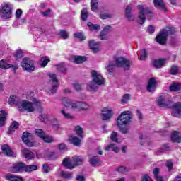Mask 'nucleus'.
I'll list each match as a JSON object with an SVG mask.
<instances>
[{"instance_id":"nucleus-1","label":"nucleus","mask_w":181,"mask_h":181,"mask_svg":"<svg viewBox=\"0 0 181 181\" xmlns=\"http://www.w3.org/2000/svg\"><path fill=\"white\" fill-rule=\"evenodd\" d=\"M130 111H124L117 118V127L120 129L122 134H128L129 132V122H131Z\"/></svg>"},{"instance_id":"nucleus-2","label":"nucleus","mask_w":181,"mask_h":181,"mask_svg":"<svg viewBox=\"0 0 181 181\" xmlns=\"http://www.w3.org/2000/svg\"><path fill=\"white\" fill-rule=\"evenodd\" d=\"M137 8L139 10L137 21L140 25H144V23H145V21H146L145 16H146V15H148V16H153V13H152V11H151L149 8L144 7L142 5H139Z\"/></svg>"},{"instance_id":"nucleus-3","label":"nucleus","mask_w":181,"mask_h":181,"mask_svg":"<svg viewBox=\"0 0 181 181\" xmlns=\"http://www.w3.org/2000/svg\"><path fill=\"white\" fill-rule=\"evenodd\" d=\"M12 9L13 6L11 3H4L0 6V16L2 19H11L12 18Z\"/></svg>"},{"instance_id":"nucleus-4","label":"nucleus","mask_w":181,"mask_h":181,"mask_svg":"<svg viewBox=\"0 0 181 181\" xmlns=\"http://www.w3.org/2000/svg\"><path fill=\"white\" fill-rule=\"evenodd\" d=\"M73 162L74 164H73L71 162H70V159L65 158L63 160V165L66 168V169H74V168L77 165H83V162H84V160L83 159V157L74 156L73 158Z\"/></svg>"},{"instance_id":"nucleus-5","label":"nucleus","mask_w":181,"mask_h":181,"mask_svg":"<svg viewBox=\"0 0 181 181\" xmlns=\"http://www.w3.org/2000/svg\"><path fill=\"white\" fill-rule=\"evenodd\" d=\"M49 78L48 85L49 86V93L50 94H56L60 84L59 79H57V76L54 74H49Z\"/></svg>"},{"instance_id":"nucleus-6","label":"nucleus","mask_w":181,"mask_h":181,"mask_svg":"<svg viewBox=\"0 0 181 181\" xmlns=\"http://www.w3.org/2000/svg\"><path fill=\"white\" fill-rule=\"evenodd\" d=\"M175 32H176V30L173 28L161 30L156 37V42L159 43V45H165L166 43V37H168V35H173Z\"/></svg>"},{"instance_id":"nucleus-7","label":"nucleus","mask_w":181,"mask_h":181,"mask_svg":"<svg viewBox=\"0 0 181 181\" xmlns=\"http://www.w3.org/2000/svg\"><path fill=\"white\" fill-rule=\"evenodd\" d=\"M21 66L23 69L28 71L29 73L35 71V64L33 63V61L30 59V58L25 57L23 59L21 62Z\"/></svg>"},{"instance_id":"nucleus-8","label":"nucleus","mask_w":181,"mask_h":181,"mask_svg":"<svg viewBox=\"0 0 181 181\" xmlns=\"http://www.w3.org/2000/svg\"><path fill=\"white\" fill-rule=\"evenodd\" d=\"M18 110L20 111H28V112H33L35 111V106L33 103L28 100H22L18 104Z\"/></svg>"},{"instance_id":"nucleus-9","label":"nucleus","mask_w":181,"mask_h":181,"mask_svg":"<svg viewBox=\"0 0 181 181\" xmlns=\"http://www.w3.org/2000/svg\"><path fill=\"white\" fill-rule=\"evenodd\" d=\"M90 76L93 83H95V84H98V86H104V83H105V79L104 78V77H103V75H101L100 72L95 70H93L90 72Z\"/></svg>"},{"instance_id":"nucleus-10","label":"nucleus","mask_w":181,"mask_h":181,"mask_svg":"<svg viewBox=\"0 0 181 181\" xmlns=\"http://www.w3.org/2000/svg\"><path fill=\"white\" fill-rule=\"evenodd\" d=\"M116 66L122 67L124 70H129L131 62L124 57H118L115 59Z\"/></svg>"},{"instance_id":"nucleus-11","label":"nucleus","mask_w":181,"mask_h":181,"mask_svg":"<svg viewBox=\"0 0 181 181\" xmlns=\"http://www.w3.org/2000/svg\"><path fill=\"white\" fill-rule=\"evenodd\" d=\"M171 115L173 117H176L177 118H179V117H181V103L180 102H177L173 105Z\"/></svg>"},{"instance_id":"nucleus-12","label":"nucleus","mask_w":181,"mask_h":181,"mask_svg":"<svg viewBox=\"0 0 181 181\" xmlns=\"http://www.w3.org/2000/svg\"><path fill=\"white\" fill-rule=\"evenodd\" d=\"M74 110H79L80 111H88L91 106L85 102H76L74 105Z\"/></svg>"},{"instance_id":"nucleus-13","label":"nucleus","mask_w":181,"mask_h":181,"mask_svg":"<svg viewBox=\"0 0 181 181\" xmlns=\"http://www.w3.org/2000/svg\"><path fill=\"white\" fill-rule=\"evenodd\" d=\"M23 142L27 146H33V142H32V134L29 132H23L22 136Z\"/></svg>"},{"instance_id":"nucleus-14","label":"nucleus","mask_w":181,"mask_h":181,"mask_svg":"<svg viewBox=\"0 0 181 181\" xmlns=\"http://www.w3.org/2000/svg\"><path fill=\"white\" fill-rule=\"evenodd\" d=\"M112 109L105 107L102 110V118L103 121H108L110 118H112Z\"/></svg>"},{"instance_id":"nucleus-15","label":"nucleus","mask_w":181,"mask_h":181,"mask_svg":"<svg viewBox=\"0 0 181 181\" xmlns=\"http://www.w3.org/2000/svg\"><path fill=\"white\" fill-rule=\"evenodd\" d=\"M25 170V163H16L13 165L11 168V172L13 173H19Z\"/></svg>"},{"instance_id":"nucleus-16","label":"nucleus","mask_w":181,"mask_h":181,"mask_svg":"<svg viewBox=\"0 0 181 181\" xmlns=\"http://www.w3.org/2000/svg\"><path fill=\"white\" fill-rule=\"evenodd\" d=\"M132 6L128 5L125 9V16L129 22L135 21V15L132 14Z\"/></svg>"},{"instance_id":"nucleus-17","label":"nucleus","mask_w":181,"mask_h":181,"mask_svg":"<svg viewBox=\"0 0 181 181\" xmlns=\"http://www.w3.org/2000/svg\"><path fill=\"white\" fill-rule=\"evenodd\" d=\"M155 8L157 9H161L163 12H168V8L165 6L163 0H153Z\"/></svg>"},{"instance_id":"nucleus-18","label":"nucleus","mask_w":181,"mask_h":181,"mask_svg":"<svg viewBox=\"0 0 181 181\" xmlns=\"http://www.w3.org/2000/svg\"><path fill=\"white\" fill-rule=\"evenodd\" d=\"M157 103L159 107H168V105H170V101L169 99L163 95L158 98Z\"/></svg>"},{"instance_id":"nucleus-19","label":"nucleus","mask_w":181,"mask_h":181,"mask_svg":"<svg viewBox=\"0 0 181 181\" xmlns=\"http://www.w3.org/2000/svg\"><path fill=\"white\" fill-rule=\"evenodd\" d=\"M156 88V81L154 78H151L149 79L147 85V90L149 93H153Z\"/></svg>"},{"instance_id":"nucleus-20","label":"nucleus","mask_w":181,"mask_h":181,"mask_svg":"<svg viewBox=\"0 0 181 181\" xmlns=\"http://www.w3.org/2000/svg\"><path fill=\"white\" fill-rule=\"evenodd\" d=\"M105 151L107 152H110V151H112L115 153H118L119 151H121V148L117 146L115 144H110L105 146Z\"/></svg>"},{"instance_id":"nucleus-21","label":"nucleus","mask_w":181,"mask_h":181,"mask_svg":"<svg viewBox=\"0 0 181 181\" xmlns=\"http://www.w3.org/2000/svg\"><path fill=\"white\" fill-rule=\"evenodd\" d=\"M62 104L66 107V108H72V110H74V105H76V102L73 103V100L71 99H69L67 98H64L62 99Z\"/></svg>"},{"instance_id":"nucleus-22","label":"nucleus","mask_w":181,"mask_h":181,"mask_svg":"<svg viewBox=\"0 0 181 181\" xmlns=\"http://www.w3.org/2000/svg\"><path fill=\"white\" fill-rule=\"evenodd\" d=\"M89 47L93 53H97L100 49V45L98 42H96L95 40H91L89 41Z\"/></svg>"},{"instance_id":"nucleus-23","label":"nucleus","mask_w":181,"mask_h":181,"mask_svg":"<svg viewBox=\"0 0 181 181\" xmlns=\"http://www.w3.org/2000/svg\"><path fill=\"white\" fill-rule=\"evenodd\" d=\"M2 152L6 156H13V151L9 147L8 144H4L1 146Z\"/></svg>"},{"instance_id":"nucleus-24","label":"nucleus","mask_w":181,"mask_h":181,"mask_svg":"<svg viewBox=\"0 0 181 181\" xmlns=\"http://www.w3.org/2000/svg\"><path fill=\"white\" fill-rule=\"evenodd\" d=\"M8 119V112L5 110L0 111V127H4Z\"/></svg>"},{"instance_id":"nucleus-25","label":"nucleus","mask_w":181,"mask_h":181,"mask_svg":"<svg viewBox=\"0 0 181 181\" xmlns=\"http://www.w3.org/2000/svg\"><path fill=\"white\" fill-rule=\"evenodd\" d=\"M165 63H166V59H156L153 62V66H154L156 69H162Z\"/></svg>"},{"instance_id":"nucleus-26","label":"nucleus","mask_w":181,"mask_h":181,"mask_svg":"<svg viewBox=\"0 0 181 181\" xmlns=\"http://www.w3.org/2000/svg\"><path fill=\"white\" fill-rule=\"evenodd\" d=\"M6 180L9 181H23V179L21 177L13 175L12 174H7L5 176Z\"/></svg>"},{"instance_id":"nucleus-27","label":"nucleus","mask_w":181,"mask_h":181,"mask_svg":"<svg viewBox=\"0 0 181 181\" xmlns=\"http://www.w3.org/2000/svg\"><path fill=\"white\" fill-rule=\"evenodd\" d=\"M87 90L88 91H97L98 90V84L92 80V81L87 83Z\"/></svg>"},{"instance_id":"nucleus-28","label":"nucleus","mask_w":181,"mask_h":181,"mask_svg":"<svg viewBox=\"0 0 181 181\" xmlns=\"http://www.w3.org/2000/svg\"><path fill=\"white\" fill-rule=\"evenodd\" d=\"M171 139H172L173 142H177L178 144H180L181 133H179L177 132H174L171 135Z\"/></svg>"},{"instance_id":"nucleus-29","label":"nucleus","mask_w":181,"mask_h":181,"mask_svg":"<svg viewBox=\"0 0 181 181\" xmlns=\"http://www.w3.org/2000/svg\"><path fill=\"white\" fill-rule=\"evenodd\" d=\"M89 163H90L91 166H98L101 162L100 161V157L98 156H93L90 158Z\"/></svg>"},{"instance_id":"nucleus-30","label":"nucleus","mask_w":181,"mask_h":181,"mask_svg":"<svg viewBox=\"0 0 181 181\" xmlns=\"http://www.w3.org/2000/svg\"><path fill=\"white\" fill-rule=\"evenodd\" d=\"M19 128V123L16 121H13L11 124L7 134H12L13 131H16Z\"/></svg>"},{"instance_id":"nucleus-31","label":"nucleus","mask_w":181,"mask_h":181,"mask_svg":"<svg viewBox=\"0 0 181 181\" xmlns=\"http://www.w3.org/2000/svg\"><path fill=\"white\" fill-rule=\"evenodd\" d=\"M22 152L23 155L25 156L27 159H35V154L28 149H24Z\"/></svg>"},{"instance_id":"nucleus-32","label":"nucleus","mask_w":181,"mask_h":181,"mask_svg":"<svg viewBox=\"0 0 181 181\" xmlns=\"http://www.w3.org/2000/svg\"><path fill=\"white\" fill-rule=\"evenodd\" d=\"M170 90L174 93H177L181 90V83H174L170 86Z\"/></svg>"},{"instance_id":"nucleus-33","label":"nucleus","mask_w":181,"mask_h":181,"mask_svg":"<svg viewBox=\"0 0 181 181\" xmlns=\"http://www.w3.org/2000/svg\"><path fill=\"white\" fill-rule=\"evenodd\" d=\"M20 103H21V102L16 100V96H15V95L10 96V98L8 99V104L10 105H16V107H18V108H19V105L18 104H19Z\"/></svg>"},{"instance_id":"nucleus-34","label":"nucleus","mask_w":181,"mask_h":181,"mask_svg":"<svg viewBox=\"0 0 181 181\" xmlns=\"http://www.w3.org/2000/svg\"><path fill=\"white\" fill-rule=\"evenodd\" d=\"M86 60H87V57H86L75 56L74 57V62L76 64H81V63H84Z\"/></svg>"},{"instance_id":"nucleus-35","label":"nucleus","mask_w":181,"mask_h":181,"mask_svg":"<svg viewBox=\"0 0 181 181\" xmlns=\"http://www.w3.org/2000/svg\"><path fill=\"white\" fill-rule=\"evenodd\" d=\"M88 27L89 28V30L93 32H98V30H100V25L98 24H93L92 23H88Z\"/></svg>"},{"instance_id":"nucleus-36","label":"nucleus","mask_w":181,"mask_h":181,"mask_svg":"<svg viewBox=\"0 0 181 181\" xmlns=\"http://www.w3.org/2000/svg\"><path fill=\"white\" fill-rule=\"evenodd\" d=\"M70 142L72 145H74V146H80L81 144V140L78 137H71Z\"/></svg>"},{"instance_id":"nucleus-37","label":"nucleus","mask_w":181,"mask_h":181,"mask_svg":"<svg viewBox=\"0 0 181 181\" xmlns=\"http://www.w3.org/2000/svg\"><path fill=\"white\" fill-rule=\"evenodd\" d=\"M61 114L65 119H73V118H74V116L71 115L69 112H67L64 109L61 110Z\"/></svg>"},{"instance_id":"nucleus-38","label":"nucleus","mask_w":181,"mask_h":181,"mask_svg":"<svg viewBox=\"0 0 181 181\" xmlns=\"http://www.w3.org/2000/svg\"><path fill=\"white\" fill-rule=\"evenodd\" d=\"M11 67H13V65L9 64L5 60L0 61V68L3 69L4 70L6 69H11Z\"/></svg>"},{"instance_id":"nucleus-39","label":"nucleus","mask_w":181,"mask_h":181,"mask_svg":"<svg viewBox=\"0 0 181 181\" xmlns=\"http://www.w3.org/2000/svg\"><path fill=\"white\" fill-rule=\"evenodd\" d=\"M90 9L93 12L98 9V0H90Z\"/></svg>"},{"instance_id":"nucleus-40","label":"nucleus","mask_w":181,"mask_h":181,"mask_svg":"<svg viewBox=\"0 0 181 181\" xmlns=\"http://www.w3.org/2000/svg\"><path fill=\"white\" fill-rule=\"evenodd\" d=\"M76 134L79 136L80 138H84V136L83 134H84V129L82 127H80V126H77L75 128Z\"/></svg>"},{"instance_id":"nucleus-41","label":"nucleus","mask_w":181,"mask_h":181,"mask_svg":"<svg viewBox=\"0 0 181 181\" xmlns=\"http://www.w3.org/2000/svg\"><path fill=\"white\" fill-rule=\"evenodd\" d=\"M24 170L25 172H33V170H37V165H25Z\"/></svg>"},{"instance_id":"nucleus-42","label":"nucleus","mask_w":181,"mask_h":181,"mask_svg":"<svg viewBox=\"0 0 181 181\" xmlns=\"http://www.w3.org/2000/svg\"><path fill=\"white\" fill-rule=\"evenodd\" d=\"M153 175L156 181H163V177L159 176V168L153 170Z\"/></svg>"},{"instance_id":"nucleus-43","label":"nucleus","mask_w":181,"mask_h":181,"mask_svg":"<svg viewBox=\"0 0 181 181\" xmlns=\"http://www.w3.org/2000/svg\"><path fill=\"white\" fill-rule=\"evenodd\" d=\"M81 18L82 21H87L88 19V11L87 8H83L81 12Z\"/></svg>"},{"instance_id":"nucleus-44","label":"nucleus","mask_w":181,"mask_h":181,"mask_svg":"<svg viewBox=\"0 0 181 181\" xmlns=\"http://www.w3.org/2000/svg\"><path fill=\"white\" fill-rule=\"evenodd\" d=\"M57 69L61 73H63L64 74H66V64H64V63H61L58 64L57 66Z\"/></svg>"},{"instance_id":"nucleus-45","label":"nucleus","mask_w":181,"mask_h":181,"mask_svg":"<svg viewBox=\"0 0 181 181\" xmlns=\"http://www.w3.org/2000/svg\"><path fill=\"white\" fill-rule=\"evenodd\" d=\"M178 71H179V68L175 65H173L169 70L170 74H172V76H176Z\"/></svg>"},{"instance_id":"nucleus-46","label":"nucleus","mask_w":181,"mask_h":181,"mask_svg":"<svg viewBox=\"0 0 181 181\" xmlns=\"http://www.w3.org/2000/svg\"><path fill=\"white\" fill-rule=\"evenodd\" d=\"M40 62H42V67H46V66H47V63L50 62V59L47 57H42L40 59Z\"/></svg>"},{"instance_id":"nucleus-47","label":"nucleus","mask_w":181,"mask_h":181,"mask_svg":"<svg viewBox=\"0 0 181 181\" xmlns=\"http://www.w3.org/2000/svg\"><path fill=\"white\" fill-rule=\"evenodd\" d=\"M131 100V96H129V94H124L122 96V98L121 100L122 104H127L128 102Z\"/></svg>"},{"instance_id":"nucleus-48","label":"nucleus","mask_w":181,"mask_h":181,"mask_svg":"<svg viewBox=\"0 0 181 181\" xmlns=\"http://www.w3.org/2000/svg\"><path fill=\"white\" fill-rule=\"evenodd\" d=\"M60 176L64 177V179H71L73 177V175L70 173H67L66 171H62L60 174Z\"/></svg>"},{"instance_id":"nucleus-49","label":"nucleus","mask_w":181,"mask_h":181,"mask_svg":"<svg viewBox=\"0 0 181 181\" xmlns=\"http://www.w3.org/2000/svg\"><path fill=\"white\" fill-rule=\"evenodd\" d=\"M128 170H129V169L124 166H119L116 168V171L119 173H126V172H128Z\"/></svg>"},{"instance_id":"nucleus-50","label":"nucleus","mask_w":181,"mask_h":181,"mask_svg":"<svg viewBox=\"0 0 181 181\" xmlns=\"http://www.w3.org/2000/svg\"><path fill=\"white\" fill-rule=\"evenodd\" d=\"M139 54H140L139 60H146V57H148V55L146 54V50L145 49L140 50Z\"/></svg>"},{"instance_id":"nucleus-51","label":"nucleus","mask_w":181,"mask_h":181,"mask_svg":"<svg viewBox=\"0 0 181 181\" xmlns=\"http://www.w3.org/2000/svg\"><path fill=\"white\" fill-rule=\"evenodd\" d=\"M110 139L112 142H118V134L115 132H112Z\"/></svg>"},{"instance_id":"nucleus-52","label":"nucleus","mask_w":181,"mask_h":181,"mask_svg":"<svg viewBox=\"0 0 181 181\" xmlns=\"http://www.w3.org/2000/svg\"><path fill=\"white\" fill-rule=\"evenodd\" d=\"M35 135H37V136H39V138H43L45 134V132H43V130L40 129H37L35 131Z\"/></svg>"},{"instance_id":"nucleus-53","label":"nucleus","mask_w":181,"mask_h":181,"mask_svg":"<svg viewBox=\"0 0 181 181\" xmlns=\"http://www.w3.org/2000/svg\"><path fill=\"white\" fill-rule=\"evenodd\" d=\"M43 141L47 142V144H52L53 142V137L49 135H45L42 138Z\"/></svg>"},{"instance_id":"nucleus-54","label":"nucleus","mask_w":181,"mask_h":181,"mask_svg":"<svg viewBox=\"0 0 181 181\" xmlns=\"http://www.w3.org/2000/svg\"><path fill=\"white\" fill-rule=\"evenodd\" d=\"M14 57H16V60H19V59H22V57H23V52L21 50H17L14 53Z\"/></svg>"},{"instance_id":"nucleus-55","label":"nucleus","mask_w":181,"mask_h":181,"mask_svg":"<svg viewBox=\"0 0 181 181\" xmlns=\"http://www.w3.org/2000/svg\"><path fill=\"white\" fill-rule=\"evenodd\" d=\"M38 118L41 122H45V121H47V118H49V115H43L41 113V114H40Z\"/></svg>"},{"instance_id":"nucleus-56","label":"nucleus","mask_w":181,"mask_h":181,"mask_svg":"<svg viewBox=\"0 0 181 181\" xmlns=\"http://www.w3.org/2000/svg\"><path fill=\"white\" fill-rule=\"evenodd\" d=\"M74 36L77 39H80V40H85L86 37L81 33H76L74 34Z\"/></svg>"},{"instance_id":"nucleus-57","label":"nucleus","mask_w":181,"mask_h":181,"mask_svg":"<svg viewBox=\"0 0 181 181\" xmlns=\"http://www.w3.org/2000/svg\"><path fill=\"white\" fill-rule=\"evenodd\" d=\"M42 170L44 173H49L50 172V167L47 164H44Z\"/></svg>"},{"instance_id":"nucleus-58","label":"nucleus","mask_w":181,"mask_h":181,"mask_svg":"<svg viewBox=\"0 0 181 181\" xmlns=\"http://www.w3.org/2000/svg\"><path fill=\"white\" fill-rule=\"evenodd\" d=\"M59 35L62 37V39H68L69 38V33L64 30H61L59 33Z\"/></svg>"},{"instance_id":"nucleus-59","label":"nucleus","mask_w":181,"mask_h":181,"mask_svg":"<svg viewBox=\"0 0 181 181\" xmlns=\"http://www.w3.org/2000/svg\"><path fill=\"white\" fill-rule=\"evenodd\" d=\"M74 90H76V91H81V85H80L78 83V82H75L72 84Z\"/></svg>"},{"instance_id":"nucleus-60","label":"nucleus","mask_w":181,"mask_h":181,"mask_svg":"<svg viewBox=\"0 0 181 181\" xmlns=\"http://www.w3.org/2000/svg\"><path fill=\"white\" fill-rule=\"evenodd\" d=\"M165 166L168 168L169 172H172V170L173 169V163H172V161H167Z\"/></svg>"},{"instance_id":"nucleus-61","label":"nucleus","mask_w":181,"mask_h":181,"mask_svg":"<svg viewBox=\"0 0 181 181\" xmlns=\"http://www.w3.org/2000/svg\"><path fill=\"white\" fill-rule=\"evenodd\" d=\"M100 19H110V18H112V14H105L102 13L100 15Z\"/></svg>"},{"instance_id":"nucleus-62","label":"nucleus","mask_w":181,"mask_h":181,"mask_svg":"<svg viewBox=\"0 0 181 181\" xmlns=\"http://www.w3.org/2000/svg\"><path fill=\"white\" fill-rule=\"evenodd\" d=\"M115 69V66L112 64H109L107 66H106V70H107L109 73H112Z\"/></svg>"},{"instance_id":"nucleus-63","label":"nucleus","mask_w":181,"mask_h":181,"mask_svg":"<svg viewBox=\"0 0 181 181\" xmlns=\"http://www.w3.org/2000/svg\"><path fill=\"white\" fill-rule=\"evenodd\" d=\"M110 32H111V26L110 25H107L102 30V33H105V34L110 33Z\"/></svg>"},{"instance_id":"nucleus-64","label":"nucleus","mask_w":181,"mask_h":181,"mask_svg":"<svg viewBox=\"0 0 181 181\" xmlns=\"http://www.w3.org/2000/svg\"><path fill=\"white\" fill-rule=\"evenodd\" d=\"M76 180L77 181H86V177L83 175H77Z\"/></svg>"}]
</instances>
